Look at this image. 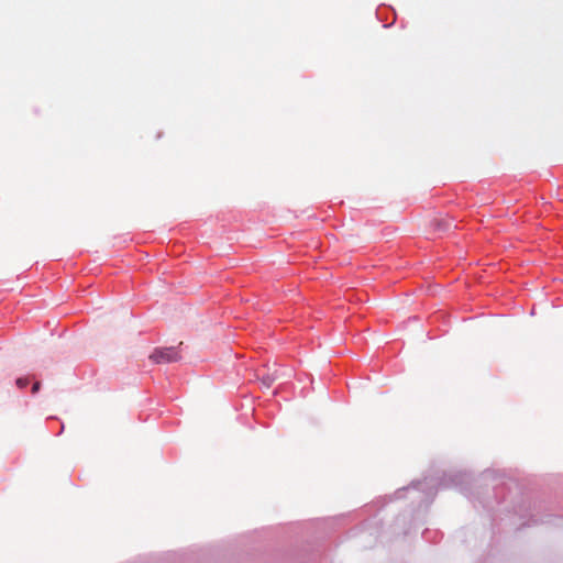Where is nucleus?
Masks as SVG:
<instances>
[{
    "instance_id": "1",
    "label": "nucleus",
    "mask_w": 563,
    "mask_h": 563,
    "mask_svg": "<svg viewBox=\"0 0 563 563\" xmlns=\"http://www.w3.org/2000/svg\"><path fill=\"white\" fill-rule=\"evenodd\" d=\"M180 358L179 353L174 347L155 349L150 355V360L155 364H165L176 362Z\"/></svg>"
},
{
    "instance_id": "3",
    "label": "nucleus",
    "mask_w": 563,
    "mask_h": 563,
    "mask_svg": "<svg viewBox=\"0 0 563 563\" xmlns=\"http://www.w3.org/2000/svg\"><path fill=\"white\" fill-rule=\"evenodd\" d=\"M15 384H16V386L19 388H24V387H26L29 385V378L20 377V378L16 379Z\"/></svg>"
},
{
    "instance_id": "4",
    "label": "nucleus",
    "mask_w": 563,
    "mask_h": 563,
    "mask_svg": "<svg viewBox=\"0 0 563 563\" xmlns=\"http://www.w3.org/2000/svg\"><path fill=\"white\" fill-rule=\"evenodd\" d=\"M41 384L36 382L32 387V393L35 394L38 391Z\"/></svg>"
},
{
    "instance_id": "2",
    "label": "nucleus",
    "mask_w": 563,
    "mask_h": 563,
    "mask_svg": "<svg viewBox=\"0 0 563 563\" xmlns=\"http://www.w3.org/2000/svg\"><path fill=\"white\" fill-rule=\"evenodd\" d=\"M275 379L276 377L274 375H266L263 376L262 383L266 388H269Z\"/></svg>"
}]
</instances>
